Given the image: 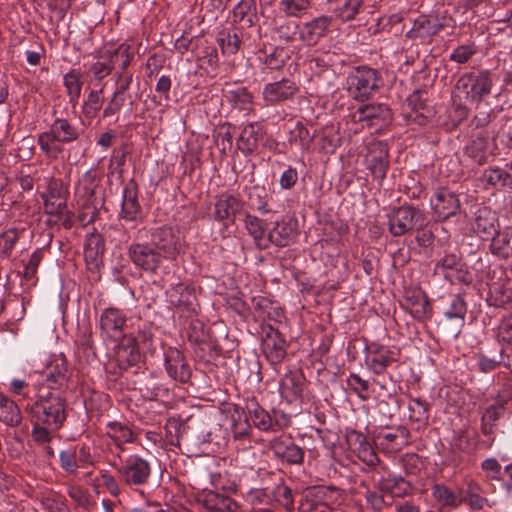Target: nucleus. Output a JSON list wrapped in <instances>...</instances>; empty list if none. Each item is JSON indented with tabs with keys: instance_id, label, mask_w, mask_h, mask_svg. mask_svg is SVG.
<instances>
[{
	"instance_id": "obj_32",
	"label": "nucleus",
	"mask_w": 512,
	"mask_h": 512,
	"mask_svg": "<svg viewBox=\"0 0 512 512\" xmlns=\"http://www.w3.org/2000/svg\"><path fill=\"white\" fill-rule=\"evenodd\" d=\"M0 421L10 427H16L22 421V414L18 405L12 399L1 393Z\"/></svg>"
},
{
	"instance_id": "obj_20",
	"label": "nucleus",
	"mask_w": 512,
	"mask_h": 512,
	"mask_svg": "<svg viewBox=\"0 0 512 512\" xmlns=\"http://www.w3.org/2000/svg\"><path fill=\"white\" fill-rule=\"evenodd\" d=\"M126 315L117 308H106L100 315L99 325L103 334L117 337L126 325Z\"/></svg>"
},
{
	"instance_id": "obj_5",
	"label": "nucleus",
	"mask_w": 512,
	"mask_h": 512,
	"mask_svg": "<svg viewBox=\"0 0 512 512\" xmlns=\"http://www.w3.org/2000/svg\"><path fill=\"white\" fill-rule=\"evenodd\" d=\"M220 475H211V482L215 490L204 489L198 498L199 504L207 512H238L240 505L232 497L218 490Z\"/></svg>"
},
{
	"instance_id": "obj_9",
	"label": "nucleus",
	"mask_w": 512,
	"mask_h": 512,
	"mask_svg": "<svg viewBox=\"0 0 512 512\" xmlns=\"http://www.w3.org/2000/svg\"><path fill=\"white\" fill-rule=\"evenodd\" d=\"M128 255L132 263L145 272L155 273L162 262L160 254L149 243L131 244Z\"/></svg>"
},
{
	"instance_id": "obj_13",
	"label": "nucleus",
	"mask_w": 512,
	"mask_h": 512,
	"mask_svg": "<svg viewBox=\"0 0 512 512\" xmlns=\"http://www.w3.org/2000/svg\"><path fill=\"white\" fill-rule=\"evenodd\" d=\"M438 220L444 221L457 214L460 209L458 196L446 188L438 189L431 199Z\"/></svg>"
},
{
	"instance_id": "obj_64",
	"label": "nucleus",
	"mask_w": 512,
	"mask_h": 512,
	"mask_svg": "<svg viewBox=\"0 0 512 512\" xmlns=\"http://www.w3.org/2000/svg\"><path fill=\"white\" fill-rule=\"evenodd\" d=\"M474 53L475 50L471 46L464 45L455 49L451 54L450 59L457 63H465Z\"/></svg>"
},
{
	"instance_id": "obj_60",
	"label": "nucleus",
	"mask_w": 512,
	"mask_h": 512,
	"mask_svg": "<svg viewBox=\"0 0 512 512\" xmlns=\"http://www.w3.org/2000/svg\"><path fill=\"white\" fill-rule=\"evenodd\" d=\"M34 425L31 431L33 439L40 444L49 443L51 440V433L57 430H52L50 427L44 424H38L37 421H33Z\"/></svg>"
},
{
	"instance_id": "obj_7",
	"label": "nucleus",
	"mask_w": 512,
	"mask_h": 512,
	"mask_svg": "<svg viewBox=\"0 0 512 512\" xmlns=\"http://www.w3.org/2000/svg\"><path fill=\"white\" fill-rule=\"evenodd\" d=\"M120 480L130 486H142L148 482L151 467L147 460L133 455L116 467Z\"/></svg>"
},
{
	"instance_id": "obj_18",
	"label": "nucleus",
	"mask_w": 512,
	"mask_h": 512,
	"mask_svg": "<svg viewBox=\"0 0 512 512\" xmlns=\"http://www.w3.org/2000/svg\"><path fill=\"white\" fill-rule=\"evenodd\" d=\"M165 368L168 375L176 381L186 383L191 375L189 366L185 363L181 351L169 348L164 353Z\"/></svg>"
},
{
	"instance_id": "obj_17",
	"label": "nucleus",
	"mask_w": 512,
	"mask_h": 512,
	"mask_svg": "<svg viewBox=\"0 0 512 512\" xmlns=\"http://www.w3.org/2000/svg\"><path fill=\"white\" fill-rule=\"evenodd\" d=\"M305 388V377L301 371H288L280 381L279 391L283 399L288 402L302 398Z\"/></svg>"
},
{
	"instance_id": "obj_44",
	"label": "nucleus",
	"mask_w": 512,
	"mask_h": 512,
	"mask_svg": "<svg viewBox=\"0 0 512 512\" xmlns=\"http://www.w3.org/2000/svg\"><path fill=\"white\" fill-rule=\"evenodd\" d=\"M85 259L96 260L99 255H102L105 250L103 238L98 233H91L86 237L85 240Z\"/></svg>"
},
{
	"instance_id": "obj_63",
	"label": "nucleus",
	"mask_w": 512,
	"mask_h": 512,
	"mask_svg": "<svg viewBox=\"0 0 512 512\" xmlns=\"http://www.w3.org/2000/svg\"><path fill=\"white\" fill-rule=\"evenodd\" d=\"M232 432L235 439L248 438L251 432V426L247 418H245L243 421L240 418L238 421L233 419Z\"/></svg>"
},
{
	"instance_id": "obj_25",
	"label": "nucleus",
	"mask_w": 512,
	"mask_h": 512,
	"mask_svg": "<svg viewBox=\"0 0 512 512\" xmlns=\"http://www.w3.org/2000/svg\"><path fill=\"white\" fill-rule=\"evenodd\" d=\"M297 91L294 82L283 79L269 83L263 89V98L267 103L274 104L291 98Z\"/></svg>"
},
{
	"instance_id": "obj_48",
	"label": "nucleus",
	"mask_w": 512,
	"mask_h": 512,
	"mask_svg": "<svg viewBox=\"0 0 512 512\" xmlns=\"http://www.w3.org/2000/svg\"><path fill=\"white\" fill-rule=\"evenodd\" d=\"M107 433L116 442L117 445L128 443L133 440L132 431L122 423H109Z\"/></svg>"
},
{
	"instance_id": "obj_16",
	"label": "nucleus",
	"mask_w": 512,
	"mask_h": 512,
	"mask_svg": "<svg viewBox=\"0 0 512 512\" xmlns=\"http://www.w3.org/2000/svg\"><path fill=\"white\" fill-rule=\"evenodd\" d=\"M243 208V202L229 194L220 195L215 203L214 219L228 227L234 224L235 217Z\"/></svg>"
},
{
	"instance_id": "obj_10",
	"label": "nucleus",
	"mask_w": 512,
	"mask_h": 512,
	"mask_svg": "<svg viewBox=\"0 0 512 512\" xmlns=\"http://www.w3.org/2000/svg\"><path fill=\"white\" fill-rule=\"evenodd\" d=\"M162 259H175L180 252V243L173 229L157 227L151 232V243Z\"/></svg>"
},
{
	"instance_id": "obj_22",
	"label": "nucleus",
	"mask_w": 512,
	"mask_h": 512,
	"mask_svg": "<svg viewBox=\"0 0 512 512\" xmlns=\"http://www.w3.org/2000/svg\"><path fill=\"white\" fill-rule=\"evenodd\" d=\"M271 450L274 455L289 464H301L304 451L290 439L276 438L271 442Z\"/></svg>"
},
{
	"instance_id": "obj_33",
	"label": "nucleus",
	"mask_w": 512,
	"mask_h": 512,
	"mask_svg": "<svg viewBox=\"0 0 512 512\" xmlns=\"http://www.w3.org/2000/svg\"><path fill=\"white\" fill-rule=\"evenodd\" d=\"M114 77L118 79L117 87L109 106L104 111L105 115L113 114L122 106L124 102V92L132 82V74L129 73H116Z\"/></svg>"
},
{
	"instance_id": "obj_28",
	"label": "nucleus",
	"mask_w": 512,
	"mask_h": 512,
	"mask_svg": "<svg viewBox=\"0 0 512 512\" xmlns=\"http://www.w3.org/2000/svg\"><path fill=\"white\" fill-rule=\"evenodd\" d=\"M443 27V23L437 16L420 15L414 20L409 34L414 38L430 39L442 30Z\"/></svg>"
},
{
	"instance_id": "obj_27",
	"label": "nucleus",
	"mask_w": 512,
	"mask_h": 512,
	"mask_svg": "<svg viewBox=\"0 0 512 512\" xmlns=\"http://www.w3.org/2000/svg\"><path fill=\"white\" fill-rule=\"evenodd\" d=\"M76 130H46L39 135V144L47 152H58L61 144L77 138Z\"/></svg>"
},
{
	"instance_id": "obj_57",
	"label": "nucleus",
	"mask_w": 512,
	"mask_h": 512,
	"mask_svg": "<svg viewBox=\"0 0 512 512\" xmlns=\"http://www.w3.org/2000/svg\"><path fill=\"white\" fill-rule=\"evenodd\" d=\"M221 50L224 54H234L240 45V40L237 34H221L218 39Z\"/></svg>"
},
{
	"instance_id": "obj_49",
	"label": "nucleus",
	"mask_w": 512,
	"mask_h": 512,
	"mask_svg": "<svg viewBox=\"0 0 512 512\" xmlns=\"http://www.w3.org/2000/svg\"><path fill=\"white\" fill-rule=\"evenodd\" d=\"M491 243L489 249L493 255H496L499 258L507 259L510 254L508 251V246L510 243V236L508 234L500 235L499 231H497V236H491Z\"/></svg>"
},
{
	"instance_id": "obj_29",
	"label": "nucleus",
	"mask_w": 512,
	"mask_h": 512,
	"mask_svg": "<svg viewBox=\"0 0 512 512\" xmlns=\"http://www.w3.org/2000/svg\"><path fill=\"white\" fill-rule=\"evenodd\" d=\"M296 225L293 221L282 220L267 233V248L270 244L278 247L287 246L295 236Z\"/></svg>"
},
{
	"instance_id": "obj_50",
	"label": "nucleus",
	"mask_w": 512,
	"mask_h": 512,
	"mask_svg": "<svg viewBox=\"0 0 512 512\" xmlns=\"http://www.w3.org/2000/svg\"><path fill=\"white\" fill-rule=\"evenodd\" d=\"M414 230L416 231L415 240L420 247L426 248L433 244V226L426 217L423 219L422 225L416 226Z\"/></svg>"
},
{
	"instance_id": "obj_47",
	"label": "nucleus",
	"mask_w": 512,
	"mask_h": 512,
	"mask_svg": "<svg viewBox=\"0 0 512 512\" xmlns=\"http://www.w3.org/2000/svg\"><path fill=\"white\" fill-rule=\"evenodd\" d=\"M19 237L20 231L16 228H9L0 233V254L9 257Z\"/></svg>"
},
{
	"instance_id": "obj_46",
	"label": "nucleus",
	"mask_w": 512,
	"mask_h": 512,
	"mask_svg": "<svg viewBox=\"0 0 512 512\" xmlns=\"http://www.w3.org/2000/svg\"><path fill=\"white\" fill-rule=\"evenodd\" d=\"M311 0H280L279 9L290 17H301L310 7Z\"/></svg>"
},
{
	"instance_id": "obj_3",
	"label": "nucleus",
	"mask_w": 512,
	"mask_h": 512,
	"mask_svg": "<svg viewBox=\"0 0 512 512\" xmlns=\"http://www.w3.org/2000/svg\"><path fill=\"white\" fill-rule=\"evenodd\" d=\"M425 213L412 205H403L394 209L388 215L389 231L393 236L399 237L422 225Z\"/></svg>"
},
{
	"instance_id": "obj_41",
	"label": "nucleus",
	"mask_w": 512,
	"mask_h": 512,
	"mask_svg": "<svg viewBox=\"0 0 512 512\" xmlns=\"http://www.w3.org/2000/svg\"><path fill=\"white\" fill-rule=\"evenodd\" d=\"M482 178L492 187H512V176L499 167L486 169Z\"/></svg>"
},
{
	"instance_id": "obj_1",
	"label": "nucleus",
	"mask_w": 512,
	"mask_h": 512,
	"mask_svg": "<svg viewBox=\"0 0 512 512\" xmlns=\"http://www.w3.org/2000/svg\"><path fill=\"white\" fill-rule=\"evenodd\" d=\"M25 409L29 411L32 421L44 424L52 430H59L67 418L66 399L60 393L50 392L31 405L27 404Z\"/></svg>"
},
{
	"instance_id": "obj_42",
	"label": "nucleus",
	"mask_w": 512,
	"mask_h": 512,
	"mask_svg": "<svg viewBox=\"0 0 512 512\" xmlns=\"http://www.w3.org/2000/svg\"><path fill=\"white\" fill-rule=\"evenodd\" d=\"M263 138V130H241L237 145L244 153H251L257 149L259 142Z\"/></svg>"
},
{
	"instance_id": "obj_24",
	"label": "nucleus",
	"mask_w": 512,
	"mask_h": 512,
	"mask_svg": "<svg viewBox=\"0 0 512 512\" xmlns=\"http://www.w3.org/2000/svg\"><path fill=\"white\" fill-rule=\"evenodd\" d=\"M403 306L418 320L431 316V307L428 298L420 290L408 291L403 299Z\"/></svg>"
},
{
	"instance_id": "obj_6",
	"label": "nucleus",
	"mask_w": 512,
	"mask_h": 512,
	"mask_svg": "<svg viewBox=\"0 0 512 512\" xmlns=\"http://www.w3.org/2000/svg\"><path fill=\"white\" fill-rule=\"evenodd\" d=\"M43 384L50 390L62 395L69 388L70 373L67 360L63 355L54 356L42 371Z\"/></svg>"
},
{
	"instance_id": "obj_2",
	"label": "nucleus",
	"mask_w": 512,
	"mask_h": 512,
	"mask_svg": "<svg viewBox=\"0 0 512 512\" xmlns=\"http://www.w3.org/2000/svg\"><path fill=\"white\" fill-rule=\"evenodd\" d=\"M493 79L489 72L465 74L457 82L456 89L466 102L478 105L491 93Z\"/></svg>"
},
{
	"instance_id": "obj_61",
	"label": "nucleus",
	"mask_w": 512,
	"mask_h": 512,
	"mask_svg": "<svg viewBox=\"0 0 512 512\" xmlns=\"http://www.w3.org/2000/svg\"><path fill=\"white\" fill-rule=\"evenodd\" d=\"M60 465L68 473H76L78 470L76 454L73 450H63L59 455Z\"/></svg>"
},
{
	"instance_id": "obj_35",
	"label": "nucleus",
	"mask_w": 512,
	"mask_h": 512,
	"mask_svg": "<svg viewBox=\"0 0 512 512\" xmlns=\"http://www.w3.org/2000/svg\"><path fill=\"white\" fill-rule=\"evenodd\" d=\"M246 408L255 427L261 431H269L273 429L271 416L267 411L261 408L257 402L251 401L250 403H247Z\"/></svg>"
},
{
	"instance_id": "obj_34",
	"label": "nucleus",
	"mask_w": 512,
	"mask_h": 512,
	"mask_svg": "<svg viewBox=\"0 0 512 512\" xmlns=\"http://www.w3.org/2000/svg\"><path fill=\"white\" fill-rule=\"evenodd\" d=\"M245 227L249 235L253 237L255 244L260 249L267 248V233L263 220L258 217L246 214Z\"/></svg>"
},
{
	"instance_id": "obj_58",
	"label": "nucleus",
	"mask_w": 512,
	"mask_h": 512,
	"mask_svg": "<svg viewBox=\"0 0 512 512\" xmlns=\"http://www.w3.org/2000/svg\"><path fill=\"white\" fill-rule=\"evenodd\" d=\"M462 264L461 258L456 253L446 254L436 263V270L442 269L445 273L454 272Z\"/></svg>"
},
{
	"instance_id": "obj_37",
	"label": "nucleus",
	"mask_w": 512,
	"mask_h": 512,
	"mask_svg": "<svg viewBox=\"0 0 512 512\" xmlns=\"http://www.w3.org/2000/svg\"><path fill=\"white\" fill-rule=\"evenodd\" d=\"M477 359L482 372L492 371L499 365H503L505 367L512 366V361L510 359H505V356L501 355L500 349L496 354L481 352L478 354Z\"/></svg>"
},
{
	"instance_id": "obj_56",
	"label": "nucleus",
	"mask_w": 512,
	"mask_h": 512,
	"mask_svg": "<svg viewBox=\"0 0 512 512\" xmlns=\"http://www.w3.org/2000/svg\"><path fill=\"white\" fill-rule=\"evenodd\" d=\"M385 488L390 491L392 497H404L411 490V486L401 477L399 479L389 480Z\"/></svg>"
},
{
	"instance_id": "obj_36",
	"label": "nucleus",
	"mask_w": 512,
	"mask_h": 512,
	"mask_svg": "<svg viewBox=\"0 0 512 512\" xmlns=\"http://www.w3.org/2000/svg\"><path fill=\"white\" fill-rule=\"evenodd\" d=\"M504 413V406L501 403H494L488 406L482 414L481 418V432L484 435L493 433V429L497 420Z\"/></svg>"
},
{
	"instance_id": "obj_11",
	"label": "nucleus",
	"mask_w": 512,
	"mask_h": 512,
	"mask_svg": "<svg viewBox=\"0 0 512 512\" xmlns=\"http://www.w3.org/2000/svg\"><path fill=\"white\" fill-rule=\"evenodd\" d=\"M353 121L360 123L362 128L365 126L385 128L390 125L391 111L384 104L362 106L353 114Z\"/></svg>"
},
{
	"instance_id": "obj_30",
	"label": "nucleus",
	"mask_w": 512,
	"mask_h": 512,
	"mask_svg": "<svg viewBox=\"0 0 512 512\" xmlns=\"http://www.w3.org/2000/svg\"><path fill=\"white\" fill-rule=\"evenodd\" d=\"M466 313L467 303L461 294L452 295L443 312L446 320L453 322L458 329L464 326Z\"/></svg>"
},
{
	"instance_id": "obj_40",
	"label": "nucleus",
	"mask_w": 512,
	"mask_h": 512,
	"mask_svg": "<svg viewBox=\"0 0 512 512\" xmlns=\"http://www.w3.org/2000/svg\"><path fill=\"white\" fill-rule=\"evenodd\" d=\"M63 84L71 102H76L82 90V74L80 71L73 69L67 72L63 77Z\"/></svg>"
},
{
	"instance_id": "obj_51",
	"label": "nucleus",
	"mask_w": 512,
	"mask_h": 512,
	"mask_svg": "<svg viewBox=\"0 0 512 512\" xmlns=\"http://www.w3.org/2000/svg\"><path fill=\"white\" fill-rule=\"evenodd\" d=\"M408 436H409V431L406 428L402 427V426H398L395 429V432L379 433L377 435V439H379V440L382 439V440H385L387 442L386 444L381 442V445H387L388 446V443H394L395 442V445H392L391 448H395L396 446L398 448H400L402 445L407 443Z\"/></svg>"
},
{
	"instance_id": "obj_39",
	"label": "nucleus",
	"mask_w": 512,
	"mask_h": 512,
	"mask_svg": "<svg viewBox=\"0 0 512 512\" xmlns=\"http://www.w3.org/2000/svg\"><path fill=\"white\" fill-rule=\"evenodd\" d=\"M312 138L319 137L320 148L325 153H332L341 144L342 136L339 130H314Z\"/></svg>"
},
{
	"instance_id": "obj_31",
	"label": "nucleus",
	"mask_w": 512,
	"mask_h": 512,
	"mask_svg": "<svg viewBox=\"0 0 512 512\" xmlns=\"http://www.w3.org/2000/svg\"><path fill=\"white\" fill-rule=\"evenodd\" d=\"M498 226L495 213L486 208L479 210L474 229L482 238L489 239L491 236H497Z\"/></svg>"
},
{
	"instance_id": "obj_62",
	"label": "nucleus",
	"mask_w": 512,
	"mask_h": 512,
	"mask_svg": "<svg viewBox=\"0 0 512 512\" xmlns=\"http://www.w3.org/2000/svg\"><path fill=\"white\" fill-rule=\"evenodd\" d=\"M409 410L412 412L410 417L414 418L416 421H423L428 418L427 404L419 398H415L410 401Z\"/></svg>"
},
{
	"instance_id": "obj_19",
	"label": "nucleus",
	"mask_w": 512,
	"mask_h": 512,
	"mask_svg": "<svg viewBox=\"0 0 512 512\" xmlns=\"http://www.w3.org/2000/svg\"><path fill=\"white\" fill-rule=\"evenodd\" d=\"M169 301L182 311L192 314L196 312L197 299L193 287L179 283L168 292Z\"/></svg>"
},
{
	"instance_id": "obj_4",
	"label": "nucleus",
	"mask_w": 512,
	"mask_h": 512,
	"mask_svg": "<svg viewBox=\"0 0 512 512\" xmlns=\"http://www.w3.org/2000/svg\"><path fill=\"white\" fill-rule=\"evenodd\" d=\"M381 84L378 72L368 67H358L348 78L349 90L358 100L368 99Z\"/></svg>"
},
{
	"instance_id": "obj_54",
	"label": "nucleus",
	"mask_w": 512,
	"mask_h": 512,
	"mask_svg": "<svg viewBox=\"0 0 512 512\" xmlns=\"http://www.w3.org/2000/svg\"><path fill=\"white\" fill-rule=\"evenodd\" d=\"M481 468L485 477L489 480L501 481L503 469L501 464L495 458H487L481 463Z\"/></svg>"
},
{
	"instance_id": "obj_45",
	"label": "nucleus",
	"mask_w": 512,
	"mask_h": 512,
	"mask_svg": "<svg viewBox=\"0 0 512 512\" xmlns=\"http://www.w3.org/2000/svg\"><path fill=\"white\" fill-rule=\"evenodd\" d=\"M486 145V138L482 135H477L476 138L470 140L466 145V153L473 158L477 164L483 165L487 162V156L484 154Z\"/></svg>"
},
{
	"instance_id": "obj_15",
	"label": "nucleus",
	"mask_w": 512,
	"mask_h": 512,
	"mask_svg": "<svg viewBox=\"0 0 512 512\" xmlns=\"http://www.w3.org/2000/svg\"><path fill=\"white\" fill-rule=\"evenodd\" d=\"M137 340L132 335H124L115 351V361L120 370H127L140 361Z\"/></svg>"
},
{
	"instance_id": "obj_14",
	"label": "nucleus",
	"mask_w": 512,
	"mask_h": 512,
	"mask_svg": "<svg viewBox=\"0 0 512 512\" xmlns=\"http://www.w3.org/2000/svg\"><path fill=\"white\" fill-rule=\"evenodd\" d=\"M365 161L367 169L374 179L382 181L386 177L389 167L387 144L383 142L374 143L369 149Z\"/></svg>"
},
{
	"instance_id": "obj_8",
	"label": "nucleus",
	"mask_w": 512,
	"mask_h": 512,
	"mask_svg": "<svg viewBox=\"0 0 512 512\" xmlns=\"http://www.w3.org/2000/svg\"><path fill=\"white\" fill-rule=\"evenodd\" d=\"M261 346L267 361L276 368L286 358L289 345L278 329L268 325L263 328Z\"/></svg>"
},
{
	"instance_id": "obj_23",
	"label": "nucleus",
	"mask_w": 512,
	"mask_h": 512,
	"mask_svg": "<svg viewBox=\"0 0 512 512\" xmlns=\"http://www.w3.org/2000/svg\"><path fill=\"white\" fill-rule=\"evenodd\" d=\"M120 219L137 223L141 219V206L138 202L136 186L130 183L123 189V201Z\"/></svg>"
},
{
	"instance_id": "obj_12",
	"label": "nucleus",
	"mask_w": 512,
	"mask_h": 512,
	"mask_svg": "<svg viewBox=\"0 0 512 512\" xmlns=\"http://www.w3.org/2000/svg\"><path fill=\"white\" fill-rule=\"evenodd\" d=\"M41 197L47 214L58 216L67 212V189L60 181H51L47 192L43 193Z\"/></svg>"
},
{
	"instance_id": "obj_38",
	"label": "nucleus",
	"mask_w": 512,
	"mask_h": 512,
	"mask_svg": "<svg viewBox=\"0 0 512 512\" xmlns=\"http://www.w3.org/2000/svg\"><path fill=\"white\" fill-rule=\"evenodd\" d=\"M432 496L442 506L457 508L462 503L460 496L444 484H435L432 488Z\"/></svg>"
},
{
	"instance_id": "obj_26",
	"label": "nucleus",
	"mask_w": 512,
	"mask_h": 512,
	"mask_svg": "<svg viewBox=\"0 0 512 512\" xmlns=\"http://www.w3.org/2000/svg\"><path fill=\"white\" fill-rule=\"evenodd\" d=\"M330 24V17H317L303 25L299 32L300 39L307 45H315L325 35Z\"/></svg>"
},
{
	"instance_id": "obj_59",
	"label": "nucleus",
	"mask_w": 512,
	"mask_h": 512,
	"mask_svg": "<svg viewBox=\"0 0 512 512\" xmlns=\"http://www.w3.org/2000/svg\"><path fill=\"white\" fill-rule=\"evenodd\" d=\"M359 458L369 466L378 464L379 457L365 438L360 442Z\"/></svg>"
},
{
	"instance_id": "obj_43",
	"label": "nucleus",
	"mask_w": 512,
	"mask_h": 512,
	"mask_svg": "<svg viewBox=\"0 0 512 512\" xmlns=\"http://www.w3.org/2000/svg\"><path fill=\"white\" fill-rule=\"evenodd\" d=\"M362 0H336L334 13L342 21L352 20L359 12Z\"/></svg>"
},
{
	"instance_id": "obj_53",
	"label": "nucleus",
	"mask_w": 512,
	"mask_h": 512,
	"mask_svg": "<svg viewBox=\"0 0 512 512\" xmlns=\"http://www.w3.org/2000/svg\"><path fill=\"white\" fill-rule=\"evenodd\" d=\"M348 387L356 393L359 398L366 400L368 398V381L362 379L358 374L351 373L347 378Z\"/></svg>"
},
{
	"instance_id": "obj_52",
	"label": "nucleus",
	"mask_w": 512,
	"mask_h": 512,
	"mask_svg": "<svg viewBox=\"0 0 512 512\" xmlns=\"http://www.w3.org/2000/svg\"><path fill=\"white\" fill-rule=\"evenodd\" d=\"M255 12L254 0H241L233 9L234 21L252 23L251 17Z\"/></svg>"
},
{
	"instance_id": "obj_55",
	"label": "nucleus",
	"mask_w": 512,
	"mask_h": 512,
	"mask_svg": "<svg viewBox=\"0 0 512 512\" xmlns=\"http://www.w3.org/2000/svg\"><path fill=\"white\" fill-rule=\"evenodd\" d=\"M272 495L276 501L286 510L290 511L294 509V499L292 491L285 485H279L273 492Z\"/></svg>"
},
{
	"instance_id": "obj_21",
	"label": "nucleus",
	"mask_w": 512,
	"mask_h": 512,
	"mask_svg": "<svg viewBox=\"0 0 512 512\" xmlns=\"http://www.w3.org/2000/svg\"><path fill=\"white\" fill-rule=\"evenodd\" d=\"M395 361L394 352L378 344H371L367 348L366 362L375 374H382L386 368Z\"/></svg>"
}]
</instances>
